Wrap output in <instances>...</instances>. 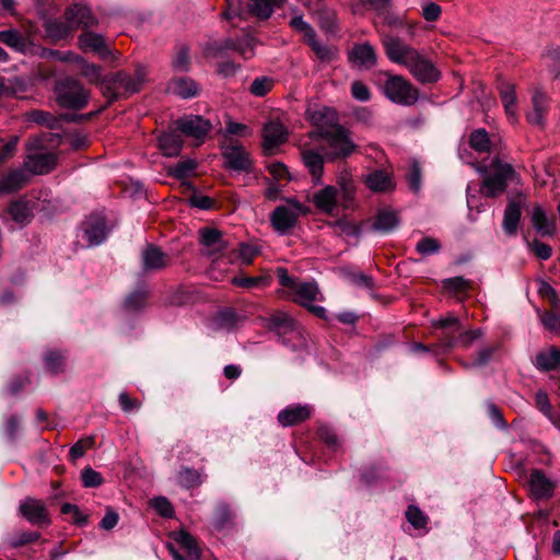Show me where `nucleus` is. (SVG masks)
<instances>
[{"mask_svg": "<svg viewBox=\"0 0 560 560\" xmlns=\"http://www.w3.org/2000/svg\"><path fill=\"white\" fill-rule=\"evenodd\" d=\"M235 322L236 315L232 310L222 311L214 318L215 326L221 329L232 328Z\"/></svg>", "mask_w": 560, "mask_h": 560, "instance_id": "nucleus-56", "label": "nucleus"}, {"mask_svg": "<svg viewBox=\"0 0 560 560\" xmlns=\"http://www.w3.org/2000/svg\"><path fill=\"white\" fill-rule=\"evenodd\" d=\"M8 213L11 220L15 222L20 228L30 223L33 215L30 203L22 199L11 202L8 209Z\"/></svg>", "mask_w": 560, "mask_h": 560, "instance_id": "nucleus-33", "label": "nucleus"}, {"mask_svg": "<svg viewBox=\"0 0 560 560\" xmlns=\"http://www.w3.org/2000/svg\"><path fill=\"white\" fill-rule=\"evenodd\" d=\"M306 212V208L299 201H290L288 206H280L275 209L271 215V222L275 229L281 233L291 230L298 218Z\"/></svg>", "mask_w": 560, "mask_h": 560, "instance_id": "nucleus-12", "label": "nucleus"}, {"mask_svg": "<svg viewBox=\"0 0 560 560\" xmlns=\"http://www.w3.org/2000/svg\"><path fill=\"white\" fill-rule=\"evenodd\" d=\"M301 155L313 182L315 184L319 183L324 173L325 152L320 153L316 149H303Z\"/></svg>", "mask_w": 560, "mask_h": 560, "instance_id": "nucleus-20", "label": "nucleus"}, {"mask_svg": "<svg viewBox=\"0 0 560 560\" xmlns=\"http://www.w3.org/2000/svg\"><path fill=\"white\" fill-rule=\"evenodd\" d=\"M535 365L541 371H551L560 366V350L551 347L537 353Z\"/></svg>", "mask_w": 560, "mask_h": 560, "instance_id": "nucleus-34", "label": "nucleus"}, {"mask_svg": "<svg viewBox=\"0 0 560 560\" xmlns=\"http://www.w3.org/2000/svg\"><path fill=\"white\" fill-rule=\"evenodd\" d=\"M347 279L359 288L371 289L373 287L372 277L363 272L345 271Z\"/></svg>", "mask_w": 560, "mask_h": 560, "instance_id": "nucleus-53", "label": "nucleus"}, {"mask_svg": "<svg viewBox=\"0 0 560 560\" xmlns=\"http://www.w3.org/2000/svg\"><path fill=\"white\" fill-rule=\"evenodd\" d=\"M0 42L16 51L26 50V40L16 30L0 31Z\"/></svg>", "mask_w": 560, "mask_h": 560, "instance_id": "nucleus-40", "label": "nucleus"}, {"mask_svg": "<svg viewBox=\"0 0 560 560\" xmlns=\"http://www.w3.org/2000/svg\"><path fill=\"white\" fill-rule=\"evenodd\" d=\"M190 57L187 47H180L173 59V68L176 71L186 72L189 70Z\"/></svg>", "mask_w": 560, "mask_h": 560, "instance_id": "nucleus-49", "label": "nucleus"}, {"mask_svg": "<svg viewBox=\"0 0 560 560\" xmlns=\"http://www.w3.org/2000/svg\"><path fill=\"white\" fill-rule=\"evenodd\" d=\"M159 147L166 156H175L182 149L180 137L174 132H165L159 137Z\"/></svg>", "mask_w": 560, "mask_h": 560, "instance_id": "nucleus-36", "label": "nucleus"}, {"mask_svg": "<svg viewBox=\"0 0 560 560\" xmlns=\"http://www.w3.org/2000/svg\"><path fill=\"white\" fill-rule=\"evenodd\" d=\"M351 95L359 102H368L371 98V93L368 85L361 81H354L351 84Z\"/></svg>", "mask_w": 560, "mask_h": 560, "instance_id": "nucleus-63", "label": "nucleus"}, {"mask_svg": "<svg viewBox=\"0 0 560 560\" xmlns=\"http://www.w3.org/2000/svg\"><path fill=\"white\" fill-rule=\"evenodd\" d=\"M290 25L298 32L302 33L306 40H308L312 37H315V31L314 28L304 21L302 15H298L291 19Z\"/></svg>", "mask_w": 560, "mask_h": 560, "instance_id": "nucleus-55", "label": "nucleus"}, {"mask_svg": "<svg viewBox=\"0 0 560 560\" xmlns=\"http://www.w3.org/2000/svg\"><path fill=\"white\" fill-rule=\"evenodd\" d=\"M500 97L508 116V119L514 124L517 121L516 93L515 85L502 83L500 85Z\"/></svg>", "mask_w": 560, "mask_h": 560, "instance_id": "nucleus-31", "label": "nucleus"}, {"mask_svg": "<svg viewBox=\"0 0 560 560\" xmlns=\"http://www.w3.org/2000/svg\"><path fill=\"white\" fill-rule=\"evenodd\" d=\"M58 104L63 108L82 109L89 103V92L75 79L65 78L55 86Z\"/></svg>", "mask_w": 560, "mask_h": 560, "instance_id": "nucleus-7", "label": "nucleus"}, {"mask_svg": "<svg viewBox=\"0 0 560 560\" xmlns=\"http://www.w3.org/2000/svg\"><path fill=\"white\" fill-rule=\"evenodd\" d=\"M443 288L454 292H464L469 288V281L463 277H454L443 280Z\"/></svg>", "mask_w": 560, "mask_h": 560, "instance_id": "nucleus-58", "label": "nucleus"}, {"mask_svg": "<svg viewBox=\"0 0 560 560\" xmlns=\"http://www.w3.org/2000/svg\"><path fill=\"white\" fill-rule=\"evenodd\" d=\"M47 33L54 38H65L68 34L73 31L72 26L66 20V23L59 21H49L46 24Z\"/></svg>", "mask_w": 560, "mask_h": 560, "instance_id": "nucleus-45", "label": "nucleus"}, {"mask_svg": "<svg viewBox=\"0 0 560 560\" xmlns=\"http://www.w3.org/2000/svg\"><path fill=\"white\" fill-rule=\"evenodd\" d=\"M174 540L180 546V548L186 552L190 560L199 559L200 551L197 547L195 538L189 533L185 530L174 533Z\"/></svg>", "mask_w": 560, "mask_h": 560, "instance_id": "nucleus-37", "label": "nucleus"}, {"mask_svg": "<svg viewBox=\"0 0 560 560\" xmlns=\"http://www.w3.org/2000/svg\"><path fill=\"white\" fill-rule=\"evenodd\" d=\"M273 86V80L269 77L256 78L250 84L249 91L258 97L265 96Z\"/></svg>", "mask_w": 560, "mask_h": 560, "instance_id": "nucleus-46", "label": "nucleus"}, {"mask_svg": "<svg viewBox=\"0 0 560 560\" xmlns=\"http://www.w3.org/2000/svg\"><path fill=\"white\" fill-rule=\"evenodd\" d=\"M94 441L92 438L79 440L69 451V456L72 460H77L82 457L85 452L92 447Z\"/></svg>", "mask_w": 560, "mask_h": 560, "instance_id": "nucleus-57", "label": "nucleus"}, {"mask_svg": "<svg viewBox=\"0 0 560 560\" xmlns=\"http://www.w3.org/2000/svg\"><path fill=\"white\" fill-rule=\"evenodd\" d=\"M509 182H518L514 168L508 163L495 162L483 178L481 191L487 197H497L505 190Z\"/></svg>", "mask_w": 560, "mask_h": 560, "instance_id": "nucleus-8", "label": "nucleus"}, {"mask_svg": "<svg viewBox=\"0 0 560 560\" xmlns=\"http://www.w3.org/2000/svg\"><path fill=\"white\" fill-rule=\"evenodd\" d=\"M311 415V406L291 405L278 413V421L282 427H291L308 419Z\"/></svg>", "mask_w": 560, "mask_h": 560, "instance_id": "nucleus-21", "label": "nucleus"}, {"mask_svg": "<svg viewBox=\"0 0 560 560\" xmlns=\"http://www.w3.org/2000/svg\"><path fill=\"white\" fill-rule=\"evenodd\" d=\"M151 506L163 517H172L174 509L171 502L164 497H158L151 500Z\"/></svg>", "mask_w": 560, "mask_h": 560, "instance_id": "nucleus-52", "label": "nucleus"}, {"mask_svg": "<svg viewBox=\"0 0 560 560\" xmlns=\"http://www.w3.org/2000/svg\"><path fill=\"white\" fill-rule=\"evenodd\" d=\"M312 200L322 212L332 214L338 206L339 191L335 186L328 185L314 192Z\"/></svg>", "mask_w": 560, "mask_h": 560, "instance_id": "nucleus-19", "label": "nucleus"}, {"mask_svg": "<svg viewBox=\"0 0 560 560\" xmlns=\"http://www.w3.org/2000/svg\"><path fill=\"white\" fill-rule=\"evenodd\" d=\"M521 215V203L515 200L510 201L504 210L502 222L503 231L508 236L516 235Z\"/></svg>", "mask_w": 560, "mask_h": 560, "instance_id": "nucleus-27", "label": "nucleus"}, {"mask_svg": "<svg viewBox=\"0 0 560 560\" xmlns=\"http://www.w3.org/2000/svg\"><path fill=\"white\" fill-rule=\"evenodd\" d=\"M66 20L73 30L79 27H91L95 24V18L91 10L81 4H74L66 11Z\"/></svg>", "mask_w": 560, "mask_h": 560, "instance_id": "nucleus-24", "label": "nucleus"}, {"mask_svg": "<svg viewBox=\"0 0 560 560\" xmlns=\"http://www.w3.org/2000/svg\"><path fill=\"white\" fill-rule=\"evenodd\" d=\"M434 327L442 329L440 340L441 347L444 351L453 348L454 346L468 347L474 340L482 336V331L480 329L460 332V322L453 315L440 318L434 323Z\"/></svg>", "mask_w": 560, "mask_h": 560, "instance_id": "nucleus-6", "label": "nucleus"}, {"mask_svg": "<svg viewBox=\"0 0 560 560\" xmlns=\"http://www.w3.org/2000/svg\"><path fill=\"white\" fill-rule=\"evenodd\" d=\"M30 177L24 166L9 171L0 179V194H10L23 188Z\"/></svg>", "mask_w": 560, "mask_h": 560, "instance_id": "nucleus-18", "label": "nucleus"}, {"mask_svg": "<svg viewBox=\"0 0 560 560\" xmlns=\"http://www.w3.org/2000/svg\"><path fill=\"white\" fill-rule=\"evenodd\" d=\"M80 73L85 77L91 83H101V68L94 63H89L82 58H78Z\"/></svg>", "mask_w": 560, "mask_h": 560, "instance_id": "nucleus-44", "label": "nucleus"}, {"mask_svg": "<svg viewBox=\"0 0 560 560\" xmlns=\"http://www.w3.org/2000/svg\"><path fill=\"white\" fill-rule=\"evenodd\" d=\"M537 409L548 419L553 413L549 397L545 390H538L535 395Z\"/></svg>", "mask_w": 560, "mask_h": 560, "instance_id": "nucleus-54", "label": "nucleus"}, {"mask_svg": "<svg viewBox=\"0 0 560 560\" xmlns=\"http://www.w3.org/2000/svg\"><path fill=\"white\" fill-rule=\"evenodd\" d=\"M45 368L51 373L62 371L65 366V357L57 351H48L44 358Z\"/></svg>", "mask_w": 560, "mask_h": 560, "instance_id": "nucleus-47", "label": "nucleus"}, {"mask_svg": "<svg viewBox=\"0 0 560 560\" xmlns=\"http://www.w3.org/2000/svg\"><path fill=\"white\" fill-rule=\"evenodd\" d=\"M8 96H21L27 90L26 80L22 77L7 79Z\"/></svg>", "mask_w": 560, "mask_h": 560, "instance_id": "nucleus-51", "label": "nucleus"}, {"mask_svg": "<svg viewBox=\"0 0 560 560\" xmlns=\"http://www.w3.org/2000/svg\"><path fill=\"white\" fill-rule=\"evenodd\" d=\"M198 235L201 253L209 258L217 256L225 248V241L218 229L206 226L198 231Z\"/></svg>", "mask_w": 560, "mask_h": 560, "instance_id": "nucleus-13", "label": "nucleus"}, {"mask_svg": "<svg viewBox=\"0 0 560 560\" xmlns=\"http://www.w3.org/2000/svg\"><path fill=\"white\" fill-rule=\"evenodd\" d=\"M20 513L33 525H48L50 523L45 504L36 499L26 498L20 503Z\"/></svg>", "mask_w": 560, "mask_h": 560, "instance_id": "nucleus-14", "label": "nucleus"}, {"mask_svg": "<svg viewBox=\"0 0 560 560\" xmlns=\"http://www.w3.org/2000/svg\"><path fill=\"white\" fill-rule=\"evenodd\" d=\"M525 241L527 242V245L529 249L541 260H547L551 257L552 248L545 244L539 242L538 240L533 241L529 243L527 238L525 237Z\"/></svg>", "mask_w": 560, "mask_h": 560, "instance_id": "nucleus-60", "label": "nucleus"}, {"mask_svg": "<svg viewBox=\"0 0 560 560\" xmlns=\"http://www.w3.org/2000/svg\"><path fill=\"white\" fill-rule=\"evenodd\" d=\"M469 143L472 149L481 153L488 152L490 150V138L483 128L471 132Z\"/></svg>", "mask_w": 560, "mask_h": 560, "instance_id": "nucleus-43", "label": "nucleus"}, {"mask_svg": "<svg viewBox=\"0 0 560 560\" xmlns=\"http://www.w3.org/2000/svg\"><path fill=\"white\" fill-rule=\"evenodd\" d=\"M288 132L280 121H269L262 130L264 143L267 149H272L287 140Z\"/></svg>", "mask_w": 560, "mask_h": 560, "instance_id": "nucleus-26", "label": "nucleus"}, {"mask_svg": "<svg viewBox=\"0 0 560 560\" xmlns=\"http://www.w3.org/2000/svg\"><path fill=\"white\" fill-rule=\"evenodd\" d=\"M107 230L105 220L100 215L90 217L83 224L82 238L86 246H97L106 240Z\"/></svg>", "mask_w": 560, "mask_h": 560, "instance_id": "nucleus-15", "label": "nucleus"}, {"mask_svg": "<svg viewBox=\"0 0 560 560\" xmlns=\"http://www.w3.org/2000/svg\"><path fill=\"white\" fill-rule=\"evenodd\" d=\"M145 81L147 70L142 66L138 67L132 75L126 71H119L103 79V94L109 101H114L118 97L139 92Z\"/></svg>", "mask_w": 560, "mask_h": 560, "instance_id": "nucleus-4", "label": "nucleus"}, {"mask_svg": "<svg viewBox=\"0 0 560 560\" xmlns=\"http://www.w3.org/2000/svg\"><path fill=\"white\" fill-rule=\"evenodd\" d=\"M390 0H359V5L363 10H372L378 16L384 18L388 24H395L396 20L389 18Z\"/></svg>", "mask_w": 560, "mask_h": 560, "instance_id": "nucleus-38", "label": "nucleus"}, {"mask_svg": "<svg viewBox=\"0 0 560 560\" xmlns=\"http://www.w3.org/2000/svg\"><path fill=\"white\" fill-rule=\"evenodd\" d=\"M81 477L84 487L93 488L103 483L101 474L90 467L82 471Z\"/></svg>", "mask_w": 560, "mask_h": 560, "instance_id": "nucleus-61", "label": "nucleus"}, {"mask_svg": "<svg viewBox=\"0 0 560 560\" xmlns=\"http://www.w3.org/2000/svg\"><path fill=\"white\" fill-rule=\"evenodd\" d=\"M555 482L550 480L541 470L535 469L530 472L528 488L530 494L536 500H545L552 497Z\"/></svg>", "mask_w": 560, "mask_h": 560, "instance_id": "nucleus-16", "label": "nucleus"}, {"mask_svg": "<svg viewBox=\"0 0 560 560\" xmlns=\"http://www.w3.org/2000/svg\"><path fill=\"white\" fill-rule=\"evenodd\" d=\"M548 96L541 90H535L532 96L533 109L527 113L526 117L529 124L535 126H542L545 115L548 110Z\"/></svg>", "mask_w": 560, "mask_h": 560, "instance_id": "nucleus-23", "label": "nucleus"}, {"mask_svg": "<svg viewBox=\"0 0 560 560\" xmlns=\"http://www.w3.org/2000/svg\"><path fill=\"white\" fill-rule=\"evenodd\" d=\"M407 521L415 528H424L428 522V517L417 506L410 505L406 511Z\"/></svg>", "mask_w": 560, "mask_h": 560, "instance_id": "nucleus-48", "label": "nucleus"}, {"mask_svg": "<svg viewBox=\"0 0 560 560\" xmlns=\"http://www.w3.org/2000/svg\"><path fill=\"white\" fill-rule=\"evenodd\" d=\"M177 482L184 488H195L202 483L199 471L190 468H183L177 475Z\"/></svg>", "mask_w": 560, "mask_h": 560, "instance_id": "nucleus-42", "label": "nucleus"}, {"mask_svg": "<svg viewBox=\"0 0 560 560\" xmlns=\"http://www.w3.org/2000/svg\"><path fill=\"white\" fill-rule=\"evenodd\" d=\"M544 63L556 78L560 75V47L549 46L541 55Z\"/></svg>", "mask_w": 560, "mask_h": 560, "instance_id": "nucleus-41", "label": "nucleus"}, {"mask_svg": "<svg viewBox=\"0 0 560 560\" xmlns=\"http://www.w3.org/2000/svg\"><path fill=\"white\" fill-rule=\"evenodd\" d=\"M267 326L279 337L283 338V343L296 340L293 347L302 345V327L300 324L283 311H276L269 318Z\"/></svg>", "mask_w": 560, "mask_h": 560, "instance_id": "nucleus-10", "label": "nucleus"}, {"mask_svg": "<svg viewBox=\"0 0 560 560\" xmlns=\"http://www.w3.org/2000/svg\"><path fill=\"white\" fill-rule=\"evenodd\" d=\"M383 93L395 104L410 106L418 101V90L401 75H387Z\"/></svg>", "mask_w": 560, "mask_h": 560, "instance_id": "nucleus-9", "label": "nucleus"}, {"mask_svg": "<svg viewBox=\"0 0 560 560\" xmlns=\"http://www.w3.org/2000/svg\"><path fill=\"white\" fill-rule=\"evenodd\" d=\"M38 140H34V143L28 145L30 153L26 155L23 166L27 171L28 175H44L51 172L57 163V155L49 151H32L33 147Z\"/></svg>", "mask_w": 560, "mask_h": 560, "instance_id": "nucleus-11", "label": "nucleus"}, {"mask_svg": "<svg viewBox=\"0 0 560 560\" xmlns=\"http://www.w3.org/2000/svg\"><path fill=\"white\" fill-rule=\"evenodd\" d=\"M182 133L195 139H202L210 130V122L201 116L189 115L176 121Z\"/></svg>", "mask_w": 560, "mask_h": 560, "instance_id": "nucleus-17", "label": "nucleus"}, {"mask_svg": "<svg viewBox=\"0 0 560 560\" xmlns=\"http://www.w3.org/2000/svg\"><path fill=\"white\" fill-rule=\"evenodd\" d=\"M167 256L156 246L149 245L142 252V268L145 271L160 270L167 266Z\"/></svg>", "mask_w": 560, "mask_h": 560, "instance_id": "nucleus-29", "label": "nucleus"}, {"mask_svg": "<svg viewBox=\"0 0 560 560\" xmlns=\"http://www.w3.org/2000/svg\"><path fill=\"white\" fill-rule=\"evenodd\" d=\"M172 89L175 94L183 98H190L197 95L198 86L189 78H176L172 82Z\"/></svg>", "mask_w": 560, "mask_h": 560, "instance_id": "nucleus-39", "label": "nucleus"}, {"mask_svg": "<svg viewBox=\"0 0 560 560\" xmlns=\"http://www.w3.org/2000/svg\"><path fill=\"white\" fill-rule=\"evenodd\" d=\"M284 0H253L247 3V14H252L260 20H267L275 8H280Z\"/></svg>", "mask_w": 560, "mask_h": 560, "instance_id": "nucleus-32", "label": "nucleus"}, {"mask_svg": "<svg viewBox=\"0 0 560 560\" xmlns=\"http://www.w3.org/2000/svg\"><path fill=\"white\" fill-rule=\"evenodd\" d=\"M245 127L242 124L229 121L221 141L224 166L233 171L245 170V151L243 140Z\"/></svg>", "mask_w": 560, "mask_h": 560, "instance_id": "nucleus-5", "label": "nucleus"}, {"mask_svg": "<svg viewBox=\"0 0 560 560\" xmlns=\"http://www.w3.org/2000/svg\"><path fill=\"white\" fill-rule=\"evenodd\" d=\"M79 40L84 49H90L94 52H97L102 57L109 55V49L105 43V39L100 34L86 32L80 36Z\"/></svg>", "mask_w": 560, "mask_h": 560, "instance_id": "nucleus-35", "label": "nucleus"}, {"mask_svg": "<svg viewBox=\"0 0 560 560\" xmlns=\"http://www.w3.org/2000/svg\"><path fill=\"white\" fill-rule=\"evenodd\" d=\"M398 223L399 220L396 212L382 209L376 213L370 229L373 232L389 233L398 225Z\"/></svg>", "mask_w": 560, "mask_h": 560, "instance_id": "nucleus-30", "label": "nucleus"}, {"mask_svg": "<svg viewBox=\"0 0 560 560\" xmlns=\"http://www.w3.org/2000/svg\"><path fill=\"white\" fill-rule=\"evenodd\" d=\"M366 186L375 192H385L394 189L392 176L383 170H374L365 176Z\"/></svg>", "mask_w": 560, "mask_h": 560, "instance_id": "nucleus-28", "label": "nucleus"}, {"mask_svg": "<svg viewBox=\"0 0 560 560\" xmlns=\"http://www.w3.org/2000/svg\"><path fill=\"white\" fill-rule=\"evenodd\" d=\"M542 325L551 332H560V315L556 313H544L540 317Z\"/></svg>", "mask_w": 560, "mask_h": 560, "instance_id": "nucleus-64", "label": "nucleus"}, {"mask_svg": "<svg viewBox=\"0 0 560 560\" xmlns=\"http://www.w3.org/2000/svg\"><path fill=\"white\" fill-rule=\"evenodd\" d=\"M530 221L533 228L540 236H553L557 225L552 218H549L541 206H535L532 210Z\"/></svg>", "mask_w": 560, "mask_h": 560, "instance_id": "nucleus-22", "label": "nucleus"}, {"mask_svg": "<svg viewBox=\"0 0 560 560\" xmlns=\"http://www.w3.org/2000/svg\"><path fill=\"white\" fill-rule=\"evenodd\" d=\"M308 45L312 47V49L315 51L317 57L322 60H330L334 57V51L319 43L315 37H312L307 40Z\"/></svg>", "mask_w": 560, "mask_h": 560, "instance_id": "nucleus-62", "label": "nucleus"}, {"mask_svg": "<svg viewBox=\"0 0 560 560\" xmlns=\"http://www.w3.org/2000/svg\"><path fill=\"white\" fill-rule=\"evenodd\" d=\"M279 283L288 290V294L292 301L308 308L314 315L319 318L326 316V310L323 306L314 305L313 302L319 300L320 292L315 282L299 281L291 276L283 268L278 269Z\"/></svg>", "mask_w": 560, "mask_h": 560, "instance_id": "nucleus-2", "label": "nucleus"}, {"mask_svg": "<svg viewBox=\"0 0 560 560\" xmlns=\"http://www.w3.org/2000/svg\"><path fill=\"white\" fill-rule=\"evenodd\" d=\"M349 59L361 68L370 69L376 65V52L372 45L363 43L355 45L349 52Z\"/></svg>", "mask_w": 560, "mask_h": 560, "instance_id": "nucleus-25", "label": "nucleus"}, {"mask_svg": "<svg viewBox=\"0 0 560 560\" xmlns=\"http://www.w3.org/2000/svg\"><path fill=\"white\" fill-rule=\"evenodd\" d=\"M382 44L387 58L407 68L419 82L433 83L440 79L441 73L432 61L399 37L386 34L382 37Z\"/></svg>", "mask_w": 560, "mask_h": 560, "instance_id": "nucleus-1", "label": "nucleus"}, {"mask_svg": "<svg viewBox=\"0 0 560 560\" xmlns=\"http://www.w3.org/2000/svg\"><path fill=\"white\" fill-rule=\"evenodd\" d=\"M318 136L325 141L323 150H325L326 161L346 160L358 149L351 132L340 125L320 128Z\"/></svg>", "mask_w": 560, "mask_h": 560, "instance_id": "nucleus-3", "label": "nucleus"}, {"mask_svg": "<svg viewBox=\"0 0 560 560\" xmlns=\"http://www.w3.org/2000/svg\"><path fill=\"white\" fill-rule=\"evenodd\" d=\"M147 296L148 294L143 290L135 291L126 299L125 305L130 311L140 310L144 305Z\"/></svg>", "mask_w": 560, "mask_h": 560, "instance_id": "nucleus-59", "label": "nucleus"}, {"mask_svg": "<svg viewBox=\"0 0 560 560\" xmlns=\"http://www.w3.org/2000/svg\"><path fill=\"white\" fill-rule=\"evenodd\" d=\"M196 165L194 160L182 161L174 166L172 173L178 179L187 178L194 173Z\"/></svg>", "mask_w": 560, "mask_h": 560, "instance_id": "nucleus-50", "label": "nucleus"}]
</instances>
